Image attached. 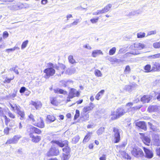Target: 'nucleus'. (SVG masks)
<instances>
[{
  "label": "nucleus",
  "mask_w": 160,
  "mask_h": 160,
  "mask_svg": "<svg viewBox=\"0 0 160 160\" xmlns=\"http://www.w3.org/2000/svg\"><path fill=\"white\" fill-rule=\"evenodd\" d=\"M133 105V103L131 102L128 103L127 104L125 107L119 108H117L115 111L112 112L111 115L112 116L111 118L112 120H114L124 115L128 111H130L128 108L129 106H132Z\"/></svg>",
  "instance_id": "f257e3e1"
},
{
  "label": "nucleus",
  "mask_w": 160,
  "mask_h": 160,
  "mask_svg": "<svg viewBox=\"0 0 160 160\" xmlns=\"http://www.w3.org/2000/svg\"><path fill=\"white\" fill-rule=\"evenodd\" d=\"M131 152L132 155L136 158L141 157L144 155L142 150L137 146L133 147Z\"/></svg>",
  "instance_id": "f03ea898"
},
{
  "label": "nucleus",
  "mask_w": 160,
  "mask_h": 160,
  "mask_svg": "<svg viewBox=\"0 0 160 160\" xmlns=\"http://www.w3.org/2000/svg\"><path fill=\"white\" fill-rule=\"evenodd\" d=\"M43 72L46 73L44 78H48L51 76H53L55 73V70L52 68H48L43 71Z\"/></svg>",
  "instance_id": "7ed1b4c3"
},
{
  "label": "nucleus",
  "mask_w": 160,
  "mask_h": 160,
  "mask_svg": "<svg viewBox=\"0 0 160 160\" xmlns=\"http://www.w3.org/2000/svg\"><path fill=\"white\" fill-rule=\"evenodd\" d=\"M120 130L115 128H113V132L114 133L113 137L115 139V141L114 142L115 143H118L120 141Z\"/></svg>",
  "instance_id": "20e7f679"
},
{
  "label": "nucleus",
  "mask_w": 160,
  "mask_h": 160,
  "mask_svg": "<svg viewBox=\"0 0 160 160\" xmlns=\"http://www.w3.org/2000/svg\"><path fill=\"white\" fill-rule=\"evenodd\" d=\"M21 138V136L20 135H15L13 137L8 140L6 142V144H16L17 143L19 140Z\"/></svg>",
  "instance_id": "39448f33"
},
{
  "label": "nucleus",
  "mask_w": 160,
  "mask_h": 160,
  "mask_svg": "<svg viewBox=\"0 0 160 160\" xmlns=\"http://www.w3.org/2000/svg\"><path fill=\"white\" fill-rule=\"evenodd\" d=\"M59 151L54 147H52L47 153L48 156H57L58 154Z\"/></svg>",
  "instance_id": "423d86ee"
},
{
  "label": "nucleus",
  "mask_w": 160,
  "mask_h": 160,
  "mask_svg": "<svg viewBox=\"0 0 160 160\" xmlns=\"http://www.w3.org/2000/svg\"><path fill=\"white\" fill-rule=\"evenodd\" d=\"M33 125L40 128H43L45 127V124L42 118L40 117L38 118L37 122L33 123Z\"/></svg>",
  "instance_id": "0eeeda50"
},
{
  "label": "nucleus",
  "mask_w": 160,
  "mask_h": 160,
  "mask_svg": "<svg viewBox=\"0 0 160 160\" xmlns=\"http://www.w3.org/2000/svg\"><path fill=\"white\" fill-rule=\"evenodd\" d=\"M80 95L79 92L74 88H71L69 92V95L71 98H73L75 97H78Z\"/></svg>",
  "instance_id": "6e6552de"
},
{
  "label": "nucleus",
  "mask_w": 160,
  "mask_h": 160,
  "mask_svg": "<svg viewBox=\"0 0 160 160\" xmlns=\"http://www.w3.org/2000/svg\"><path fill=\"white\" fill-rule=\"evenodd\" d=\"M143 150L145 154V157L148 158H151L153 157V154L152 151L143 147Z\"/></svg>",
  "instance_id": "1a4fd4ad"
},
{
  "label": "nucleus",
  "mask_w": 160,
  "mask_h": 160,
  "mask_svg": "<svg viewBox=\"0 0 160 160\" xmlns=\"http://www.w3.org/2000/svg\"><path fill=\"white\" fill-rule=\"evenodd\" d=\"M152 143L153 145L156 146H160V140L158 135H155L154 136Z\"/></svg>",
  "instance_id": "9d476101"
},
{
  "label": "nucleus",
  "mask_w": 160,
  "mask_h": 160,
  "mask_svg": "<svg viewBox=\"0 0 160 160\" xmlns=\"http://www.w3.org/2000/svg\"><path fill=\"white\" fill-rule=\"evenodd\" d=\"M133 47L137 49L141 50L146 48V46L143 43L136 42L134 44Z\"/></svg>",
  "instance_id": "9b49d317"
},
{
  "label": "nucleus",
  "mask_w": 160,
  "mask_h": 160,
  "mask_svg": "<svg viewBox=\"0 0 160 160\" xmlns=\"http://www.w3.org/2000/svg\"><path fill=\"white\" fill-rule=\"evenodd\" d=\"M152 71H160V64L157 62H153L152 65Z\"/></svg>",
  "instance_id": "f8f14e48"
},
{
  "label": "nucleus",
  "mask_w": 160,
  "mask_h": 160,
  "mask_svg": "<svg viewBox=\"0 0 160 160\" xmlns=\"http://www.w3.org/2000/svg\"><path fill=\"white\" fill-rule=\"evenodd\" d=\"M22 5H20V3L17 4H13L10 6V9L13 10H18L22 9Z\"/></svg>",
  "instance_id": "ddd939ff"
},
{
  "label": "nucleus",
  "mask_w": 160,
  "mask_h": 160,
  "mask_svg": "<svg viewBox=\"0 0 160 160\" xmlns=\"http://www.w3.org/2000/svg\"><path fill=\"white\" fill-rule=\"evenodd\" d=\"M52 142L53 143H56L61 147H63L66 145H68V142L66 140L63 142H61L58 141H54Z\"/></svg>",
  "instance_id": "4468645a"
},
{
  "label": "nucleus",
  "mask_w": 160,
  "mask_h": 160,
  "mask_svg": "<svg viewBox=\"0 0 160 160\" xmlns=\"http://www.w3.org/2000/svg\"><path fill=\"white\" fill-rule=\"evenodd\" d=\"M136 125L141 128L144 130H146V126L143 122H139L136 123Z\"/></svg>",
  "instance_id": "2eb2a0df"
},
{
  "label": "nucleus",
  "mask_w": 160,
  "mask_h": 160,
  "mask_svg": "<svg viewBox=\"0 0 160 160\" xmlns=\"http://www.w3.org/2000/svg\"><path fill=\"white\" fill-rule=\"evenodd\" d=\"M152 99V97L149 95H144L141 98V101L143 103L149 102Z\"/></svg>",
  "instance_id": "dca6fc26"
},
{
  "label": "nucleus",
  "mask_w": 160,
  "mask_h": 160,
  "mask_svg": "<svg viewBox=\"0 0 160 160\" xmlns=\"http://www.w3.org/2000/svg\"><path fill=\"white\" fill-rule=\"evenodd\" d=\"M30 138H32V141L34 142H39L41 140L40 137L37 136H34L33 134H29Z\"/></svg>",
  "instance_id": "f3484780"
},
{
  "label": "nucleus",
  "mask_w": 160,
  "mask_h": 160,
  "mask_svg": "<svg viewBox=\"0 0 160 160\" xmlns=\"http://www.w3.org/2000/svg\"><path fill=\"white\" fill-rule=\"evenodd\" d=\"M103 55V53L100 50H95L92 51L91 56L93 58H96L99 55Z\"/></svg>",
  "instance_id": "a211bd4d"
},
{
  "label": "nucleus",
  "mask_w": 160,
  "mask_h": 160,
  "mask_svg": "<svg viewBox=\"0 0 160 160\" xmlns=\"http://www.w3.org/2000/svg\"><path fill=\"white\" fill-rule=\"evenodd\" d=\"M94 107V104L92 103H90L89 105L88 106H86L84 107L82 109L84 112H87L91 111L93 108Z\"/></svg>",
  "instance_id": "6ab92c4d"
},
{
  "label": "nucleus",
  "mask_w": 160,
  "mask_h": 160,
  "mask_svg": "<svg viewBox=\"0 0 160 160\" xmlns=\"http://www.w3.org/2000/svg\"><path fill=\"white\" fill-rule=\"evenodd\" d=\"M52 68L59 70L60 72H61V74H62L64 72V70L65 68V66L64 65L61 64L59 65V66H56L55 67L52 66Z\"/></svg>",
  "instance_id": "aec40b11"
},
{
  "label": "nucleus",
  "mask_w": 160,
  "mask_h": 160,
  "mask_svg": "<svg viewBox=\"0 0 160 160\" xmlns=\"http://www.w3.org/2000/svg\"><path fill=\"white\" fill-rule=\"evenodd\" d=\"M31 104L35 107L37 109H39L40 108L42 105L41 102L38 101H37L36 102L32 101Z\"/></svg>",
  "instance_id": "412c9836"
},
{
  "label": "nucleus",
  "mask_w": 160,
  "mask_h": 160,
  "mask_svg": "<svg viewBox=\"0 0 160 160\" xmlns=\"http://www.w3.org/2000/svg\"><path fill=\"white\" fill-rule=\"evenodd\" d=\"M81 118L85 120H88L89 118V115L88 113L84 112L82 110V112H81Z\"/></svg>",
  "instance_id": "4be33fe9"
},
{
  "label": "nucleus",
  "mask_w": 160,
  "mask_h": 160,
  "mask_svg": "<svg viewBox=\"0 0 160 160\" xmlns=\"http://www.w3.org/2000/svg\"><path fill=\"white\" fill-rule=\"evenodd\" d=\"M34 127H35L30 125L27 126V131L29 133V135L31 134H33V133H34Z\"/></svg>",
  "instance_id": "5701e85b"
},
{
  "label": "nucleus",
  "mask_w": 160,
  "mask_h": 160,
  "mask_svg": "<svg viewBox=\"0 0 160 160\" xmlns=\"http://www.w3.org/2000/svg\"><path fill=\"white\" fill-rule=\"evenodd\" d=\"M21 117L20 118V119L22 120L24 119L25 117V114L23 110H21L20 109V108H19L18 111L16 112Z\"/></svg>",
  "instance_id": "b1692460"
},
{
  "label": "nucleus",
  "mask_w": 160,
  "mask_h": 160,
  "mask_svg": "<svg viewBox=\"0 0 160 160\" xmlns=\"http://www.w3.org/2000/svg\"><path fill=\"white\" fill-rule=\"evenodd\" d=\"M50 101L51 103L55 106H57L58 104V101L56 97H51L50 98Z\"/></svg>",
  "instance_id": "393cba45"
},
{
  "label": "nucleus",
  "mask_w": 160,
  "mask_h": 160,
  "mask_svg": "<svg viewBox=\"0 0 160 160\" xmlns=\"http://www.w3.org/2000/svg\"><path fill=\"white\" fill-rule=\"evenodd\" d=\"M10 105L12 108V110L14 112H15L16 110V112L18 111L19 108H20V107L17 106L16 104L10 103Z\"/></svg>",
  "instance_id": "a878e982"
},
{
  "label": "nucleus",
  "mask_w": 160,
  "mask_h": 160,
  "mask_svg": "<svg viewBox=\"0 0 160 160\" xmlns=\"http://www.w3.org/2000/svg\"><path fill=\"white\" fill-rule=\"evenodd\" d=\"M76 71V69L75 67H71L69 68H68L66 72L68 74L71 75L74 73Z\"/></svg>",
  "instance_id": "bb28decb"
},
{
  "label": "nucleus",
  "mask_w": 160,
  "mask_h": 160,
  "mask_svg": "<svg viewBox=\"0 0 160 160\" xmlns=\"http://www.w3.org/2000/svg\"><path fill=\"white\" fill-rule=\"evenodd\" d=\"M143 142L146 145L149 146L150 143V138L148 137H144L143 139Z\"/></svg>",
  "instance_id": "cd10ccee"
},
{
  "label": "nucleus",
  "mask_w": 160,
  "mask_h": 160,
  "mask_svg": "<svg viewBox=\"0 0 160 160\" xmlns=\"http://www.w3.org/2000/svg\"><path fill=\"white\" fill-rule=\"evenodd\" d=\"M104 92L105 91L104 90H102L100 91L96 96V99L98 100L101 98V96L103 94Z\"/></svg>",
  "instance_id": "c85d7f7f"
},
{
  "label": "nucleus",
  "mask_w": 160,
  "mask_h": 160,
  "mask_svg": "<svg viewBox=\"0 0 160 160\" xmlns=\"http://www.w3.org/2000/svg\"><path fill=\"white\" fill-rule=\"evenodd\" d=\"M68 59L69 63L72 64H74L77 63L75 60L74 59L73 56L69 55L68 57Z\"/></svg>",
  "instance_id": "c756f323"
},
{
  "label": "nucleus",
  "mask_w": 160,
  "mask_h": 160,
  "mask_svg": "<svg viewBox=\"0 0 160 160\" xmlns=\"http://www.w3.org/2000/svg\"><path fill=\"white\" fill-rule=\"evenodd\" d=\"M144 70L146 72H150L152 71V68L151 69V65L149 64H147L145 66Z\"/></svg>",
  "instance_id": "7c9ffc66"
},
{
  "label": "nucleus",
  "mask_w": 160,
  "mask_h": 160,
  "mask_svg": "<svg viewBox=\"0 0 160 160\" xmlns=\"http://www.w3.org/2000/svg\"><path fill=\"white\" fill-rule=\"evenodd\" d=\"M54 92L55 93L63 94H65L66 93V91H64L63 90L59 88H58L56 89H55Z\"/></svg>",
  "instance_id": "2f4dec72"
},
{
  "label": "nucleus",
  "mask_w": 160,
  "mask_h": 160,
  "mask_svg": "<svg viewBox=\"0 0 160 160\" xmlns=\"http://www.w3.org/2000/svg\"><path fill=\"white\" fill-rule=\"evenodd\" d=\"M148 58L151 59H155L160 58V53H158L149 56Z\"/></svg>",
  "instance_id": "473e14b6"
},
{
  "label": "nucleus",
  "mask_w": 160,
  "mask_h": 160,
  "mask_svg": "<svg viewBox=\"0 0 160 160\" xmlns=\"http://www.w3.org/2000/svg\"><path fill=\"white\" fill-rule=\"evenodd\" d=\"M91 132H89L85 136L83 140V142H87L88 141L90 138V135L92 134Z\"/></svg>",
  "instance_id": "72a5a7b5"
},
{
  "label": "nucleus",
  "mask_w": 160,
  "mask_h": 160,
  "mask_svg": "<svg viewBox=\"0 0 160 160\" xmlns=\"http://www.w3.org/2000/svg\"><path fill=\"white\" fill-rule=\"evenodd\" d=\"M156 107L154 106H151L148 107V111L149 112H155L156 111Z\"/></svg>",
  "instance_id": "f704fd0d"
},
{
  "label": "nucleus",
  "mask_w": 160,
  "mask_h": 160,
  "mask_svg": "<svg viewBox=\"0 0 160 160\" xmlns=\"http://www.w3.org/2000/svg\"><path fill=\"white\" fill-rule=\"evenodd\" d=\"M47 119L50 122H53L55 120V118L54 117L50 115L47 116Z\"/></svg>",
  "instance_id": "c9c22d12"
},
{
  "label": "nucleus",
  "mask_w": 160,
  "mask_h": 160,
  "mask_svg": "<svg viewBox=\"0 0 160 160\" xmlns=\"http://www.w3.org/2000/svg\"><path fill=\"white\" fill-rule=\"evenodd\" d=\"M94 74L96 76L98 77H101L102 76V74L101 72L98 69H96L95 70Z\"/></svg>",
  "instance_id": "e433bc0d"
},
{
  "label": "nucleus",
  "mask_w": 160,
  "mask_h": 160,
  "mask_svg": "<svg viewBox=\"0 0 160 160\" xmlns=\"http://www.w3.org/2000/svg\"><path fill=\"white\" fill-rule=\"evenodd\" d=\"M105 128L103 127H100L97 131V133L98 135L102 134L104 131Z\"/></svg>",
  "instance_id": "4c0bfd02"
},
{
  "label": "nucleus",
  "mask_w": 160,
  "mask_h": 160,
  "mask_svg": "<svg viewBox=\"0 0 160 160\" xmlns=\"http://www.w3.org/2000/svg\"><path fill=\"white\" fill-rule=\"evenodd\" d=\"M112 7V5L111 4H108L107 5L105 8L103 9L104 13L108 11L111 7Z\"/></svg>",
  "instance_id": "58836bf2"
},
{
  "label": "nucleus",
  "mask_w": 160,
  "mask_h": 160,
  "mask_svg": "<svg viewBox=\"0 0 160 160\" xmlns=\"http://www.w3.org/2000/svg\"><path fill=\"white\" fill-rule=\"evenodd\" d=\"M148 124L149 126V127L152 131L156 132H158V131H159V130L156 129L155 128V127L153 125L151 122H148Z\"/></svg>",
  "instance_id": "ea45409f"
},
{
  "label": "nucleus",
  "mask_w": 160,
  "mask_h": 160,
  "mask_svg": "<svg viewBox=\"0 0 160 160\" xmlns=\"http://www.w3.org/2000/svg\"><path fill=\"white\" fill-rule=\"evenodd\" d=\"M63 152L67 154L69 153L70 151V149L68 146H66L62 149Z\"/></svg>",
  "instance_id": "a19ab883"
},
{
  "label": "nucleus",
  "mask_w": 160,
  "mask_h": 160,
  "mask_svg": "<svg viewBox=\"0 0 160 160\" xmlns=\"http://www.w3.org/2000/svg\"><path fill=\"white\" fill-rule=\"evenodd\" d=\"M116 48L115 47H113L109 51V55H113L116 51Z\"/></svg>",
  "instance_id": "79ce46f5"
},
{
  "label": "nucleus",
  "mask_w": 160,
  "mask_h": 160,
  "mask_svg": "<svg viewBox=\"0 0 160 160\" xmlns=\"http://www.w3.org/2000/svg\"><path fill=\"white\" fill-rule=\"evenodd\" d=\"M79 22V20L78 19H77L76 20V21H75L71 23L70 25H67V26L68 27H70L73 26L77 25L78 24V23Z\"/></svg>",
  "instance_id": "37998d69"
},
{
  "label": "nucleus",
  "mask_w": 160,
  "mask_h": 160,
  "mask_svg": "<svg viewBox=\"0 0 160 160\" xmlns=\"http://www.w3.org/2000/svg\"><path fill=\"white\" fill-rule=\"evenodd\" d=\"M132 86L127 85L125 86L124 89L128 91H131L132 90Z\"/></svg>",
  "instance_id": "c03bdc74"
},
{
  "label": "nucleus",
  "mask_w": 160,
  "mask_h": 160,
  "mask_svg": "<svg viewBox=\"0 0 160 160\" xmlns=\"http://www.w3.org/2000/svg\"><path fill=\"white\" fill-rule=\"evenodd\" d=\"M139 13V12H138V11H131L128 14V16H132L134 15H136L137 14H138Z\"/></svg>",
  "instance_id": "a18cd8bd"
},
{
  "label": "nucleus",
  "mask_w": 160,
  "mask_h": 160,
  "mask_svg": "<svg viewBox=\"0 0 160 160\" xmlns=\"http://www.w3.org/2000/svg\"><path fill=\"white\" fill-rule=\"evenodd\" d=\"M79 139L80 138L79 136L78 135H77L73 138L72 141L73 143H76L78 141Z\"/></svg>",
  "instance_id": "49530a36"
},
{
  "label": "nucleus",
  "mask_w": 160,
  "mask_h": 160,
  "mask_svg": "<svg viewBox=\"0 0 160 160\" xmlns=\"http://www.w3.org/2000/svg\"><path fill=\"white\" fill-rule=\"evenodd\" d=\"M28 42V41L27 40L23 42L21 45V49H23L27 47Z\"/></svg>",
  "instance_id": "de8ad7c7"
},
{
  "label": "nucleus",
  "mask_w": 160,
  "mask_h": 160,
  "mask_svg": "<svg viewBox=\"0 0 160 160\" xmlns=\"http://www.w3.org/2000/svg\"><path fill=\"white\" fill-rule=\"evenodd\" d=\"M137 37L138 38H141L145 37V33L144 32H140L137 34Z\"/></svg>",
  "instance_id": "09e8293b"
},
{
  "label": "nucleus",
  "mask_w": 160,
  "mask_h": 160,
  "mask_svg": "<svg viewBox=\"0 0 160 160\" xmlns=\"http://www.w3.org/2000/svg\"><path fill=\"white\" fill-rule=\"evenodd\" d=\"M153 47L155 48H159L160 47V41L159 42H156L153 44Z\"/></svg>",
  "instance_id": "8fccbe9b"
},
{
  "label": "nucleus",
  "mask_w": 160,
  "mask_h": 160,
  "mask_svg": "<svg viewBox=\"0 0 160 160\" xmlns=\"http://www.w3.org/2000/svg\"><path fill=\"white\" fill-rule=\"evenodd\" d=\"M80 115V112L79 110L77 109L76 110V114L74 117V119H76L78 118Z\"/></svg>",
  "instance_id": "3c124183"
},
{
  "label": "nucleus",
  "mask_w": 160,
  "mask_h": 160,
  "mask_svg": "<svg viewBox=\"0 0 160 160\" xmlns=\"http://www.w3.org/2000/svg\"><path fill=\"white\" fill-rule=\"evenodd\" d=\"M99 19V17H97L96 18H93L90 19V21L92 23H97Z\"/></svg>",
  "instance_id": "603ef678"
},
{
  "label": "nucleus",
  "mask_w": 160,
  "mask_h": 160,
  "mask_svg": "<svg viewBox=\"0 0 160 160\" xmlns=\"http://www.w3.org/2000/svg\"><path fill=\"white\" fill-rule=\"evenodd\" d=\"M69 82L68 81H66L65 80H62L60 81V83H61L62 84V86L64 87H66L67 86V83Z\"/></svg>",
  "instance_id": "864d4df0"
},
{
  "label": "nucleus",
  "mask_w": 160,
  "mask_h": 160,
  "mask_svg": "<svg viewBox=\"0 0 160 160\" xmlns=\"http://www.w3.org/2000/svg\"><path fill=\"white\" fill-rule=\"evenodd\" d=\"M34 133L38 134H40L41 132L40 129L36 127H34Z\"/></svg>",
  "instance_id": "5fc2aeb1"
},
{
  "label": "nucleus",
  "mask_w": 160,
  "mask_h": 160,
  "mask_svg": "<svg viewBox=\"0 0 160 160\" xmlns=\"http://www.w3.org/2000/svg\"><path fill=\"white\" fill-rule=\"evenodd\" d=\"M29 118L30 119V120L32 121L33 123H35V121L33 115L32 114H30L29 116Z\"/></svg>",
  "instance_id": "6e6d98bb"
},
{
  "label": "nucleus",
  "mask_w": 160,
  "mask_h": 160,
  "mask_svg": "<svg viewBox=\"0 0 160 160\" xmlns=\"http://www.w3.org/2000/svg\"><path fill=\"white\" fill-rule=\"evenodd\" d=\"M9 71H14L16 74H19V72L18 71V70L17 69H16L15 67H13L12 68H10L9 70Z\"/></svg>",
  "instance_id": "4d7b16f0"
},
{
  "label": "nucleus",
  "mask_w": 160,
  "mask_h": 160,
  "mask_svg": "<svg viewBox=\"0 0 160 160\" xmlns=\"http://www.w3.org/2000/svg\"><path fill=\"white\" fill-rule=\"evenodd\" d=\"M5 111V110L4 109H3L2 110H0V117H3L5 116L4 112Z\"/></svg>",
  "instance_id": "13d9d810"
},
{
  "label": "nucleus",
  "mask_w": 160,
  "mask_h": 160,
  "mask_svg": "<svg viewBox=\"0 0 160 160\" xmlns=\"http://www.w3.org/2000/svg\"><path fill=\"white\" fill-rule=\"evenodd\" d=\"M156 31L155 30L150 31L148 32L147 36L151 35L152 34H155L156 33Z\"/></svg>",
  "instance_id": "bf43d9fd"
},
{
  "label": "nucleus",
  "mask_w": 160,
  "mask_h": 160,
  "mask_svg": "<svg viewBox=\"0 0 160 160\" xmlns=\"http://www.w3.org/2000/svg\"><path fill=\"white\" fill-rule=\"evenodd\" d=\"M8 36L9 34L7 32L5 31L3 32V38H6L8 37Z\"/></svg>",
  "instance_id": "052dcab7"
},
{
  "label": "nucleus",
  "mask_w": 160,
  "mask_h": 160,
  "mask_svg": "<svg viewBox=\"0 0 160 160\" xmlns=\"http://www.w3.org/2000/svg\"><path fill=\"white\" fill-rule=\"evenodd\" d=\"M8 115L10 118H15V116L9 111L8 112Z\"/></svg>",
  "instance_id": "680f3d73"
},
{
  "label": "nucleus",
  "mask_w": 160,
  "mask_h": 160,
  "mask_svg": "<svg viewBox=\"0 0 160 160\" xmlns=\"http://www.w3.org/2000/svg\"><path fill=\"white\" fill-rule=\"evenodd\" d=\"M156 152L157 155L160 157V147L157 148Z\"/></svg>",
  "instance_id": "e2e57ef3"
},
{
  "label": "nucleus",
  "mask_w": 160,
  "mask_h": 160,
  "mask_svg": "<svg viewBox=\"0 0 160 160\" xmlns=\"http://www.w3.org/2000/svg\"><path fill=\"white\" fill-rule=\"evenodd\" d=\"M9 128L8 127L5 128L4 129V132L5 134L8 135L9 133Z\"/></svg>",
  "instance_id": "0e129e2a"
},
{
  "label": "nucleus",
  "mask_w": 160,
  "mask_h": 160,
  "mask_svg": "<svg viewBox=\"0 0 160 160\" xmlns=\"http://www.w3.org/2000/svg\"><path fill=\"white\" fill-rule=\"evenodd\" d=\"M13 78L14 77H13L11 79L6 78V79L3 82L4 83H9L11 81L13 80Z\"/></svg>",
  "instance_id": "69168bd1"
},
{
  "label": "nucleus",
  "mask_w": 160,
  "mask_h": 160,
  "mask_svg": "<svg viewBox=\"0 0 160 160\" xmlns=\"http://www.w3.org/2000/svg\"><path fill=\"white\" fill-rule=\"evenodd\" d=\"M83 47L89 50H91L92 49L91 47L88 44L83 46Z\"/></svg>",
  "instance_id": "338daca9"
},
{
  "label": "nucleus",
  "mask_w": 160,
  "mask_h": 160,
  "mask_svg": "<svg viewBox=\"0 0 160 160\" xmlns=\"http://www.w3.org/2000/svg\"><path fill=\"white\" fill-rule=\"evenodd\" d=\"M9 126L11 127H13L15 126V123L14 121H13L11 122L9 124Z\"/></svg>",
  "instance_id": "774afa93"
}]
</instances>
